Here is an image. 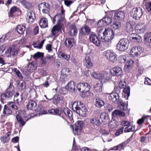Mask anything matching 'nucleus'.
Segmentation results:
<instances>
[{
  "instance_id": "nucleus-12",
  "label": "nucleus",
  "mask_w": 151,
  "mask_h": 151,
  "mask_svg": "<svg viewBox=\"0 0 151 151\" xmlns=\"http://www.w3.org/2000/svg\"><path fill=\"white\" fill-rule=\"evenodd\" d=\"M133 18L136 19H138L142 14V11L140 7L134 8L132 9Z\"/></svg>"
},
{
  "instance_id": "nucleus-39",
  "label": "nucleus",
  "mask_w": 151,
  "mask_h": 151,
  "mask_svg": "<svg viewBox=\"0 0 151 151\" xmlns=\"http://www.w3.org/2000/svg\"><path fill=\"white\" fill-rule=\"evenodd\" d=\"M48 112L52 114L59 116L60 111L59 108H56L49 110Z\"/></svg>"
},
{
  "instance_id": "nucleus-34",
  "label": "nucleus",
  "mask_w": 151,
  "mask_h": 151,
  "mask_svg": "<svg viewBox=\"0 0 151 151\" xmlns=\"http://www.w3.org/2000/svg\"><path fill=\"white\" fill-rule=\"evenodd\" d=\"M102 84L101 81L97 82L96 84L94 85V89L97 92H100L102 90Z\"/></svg>"
},
{
  "instance_id": "nucleus-29",
  "label": "nucleus",
  "mask_w": 151,
  "mask_h": 151,
  "mask_svg": "<svg viewBox=\"0 0 151 151\" xmlns=\"http://www.w3.org/2000/svg\"><path fill=\"white\" fill-rule=\"evenodd\" d=\"M68 34L70 36H73L76 35L77 34V29L76 26L73 24H72L70 26V30Z\"/></svg>"
},
{
  "instance_id": "nucleus-7",
  "label": "nucleus",
  "mask_w": 151,
  "mask_h": 151,
  "mask_svg": "<svg viewBox=\"0 0 151 151\" xmlns=\"http://www.w3.org/2000/svg\"><path fill=\"white\" fill-rule=\"evenodd\" d=\"M104 55L110 61L114 63L117 60V55L113 50H108L104 52Z\"/></svg>"
},
{
  "instance_id": "nucleus-49",
  "label": "nucleus",
  "mask_w": 151,
  "mask_h": 151,
  "mask_svg": "<svg viewBox=\"0 0 151 151\" xmlns=\"http://www.w3.org/2000/svg\"><path fill=\"white\" fill-rule=\"evenodd\" d=\"M135 130V127L130 124L128 126L125 128L124 130L125 132H133Z\"/></svg>"
},
{
  "instance_id": "nucleus-5",
  "label": "nucleus",
  "mask_w": 151,
  "mask_h": 151,
  "mask_svg": "<svg viewBox=\"0 0 151 151\" xmlns=\"http://www.w3.org/2000/svg\"><path fill=\"white\" fill-rule=\"evenodd\" d=\"M129 42L126 38L121 39L116 45V49L118 50L123 51L127 50L129 46Z\"/></svg>"
},
{
  "instance_id": "nucleus-37",
  "label": "nucleus",
  "mask_w": 151,
  "mask_h": 151,
  "mask_svg": "<svg viewBox=\"0 0 151 151\" xmlns=\"http://www.w3.org/2000/svg\"><path fill=\"white\" fill-rule=\"evenodd\" d=\"M25 29V27L22 24L18 25L16 28L17 32L20 34H23Z\"/></svg>"
},
{
  "instance_id": "nucleus-19",
  "label": "nucleus",
  "mask_w": 151,
  "mask_h": 151,
  "mask_svg": "<svg viewBox=\"0 0 151 151\" xmlns=\"http://www.w3.org/2000/svg\"><path fill=\"white\" fill-rule=\"evenodd\" d=\"M144 42L147 46L151 48V33L147 32L144 36Z\"/></svg>"
},
{
  "instance_id": "nucleus-14",
  "label": "nucleus",
  "mask_w": 151,
  "mask_h": 151,
  "mask_svg": "<svg viewBox=\"0 0 151 151\" xmlns=\"http://www.w3.org/2000/svg\"><path fill=\"white\" fill-rule=\"evenodd\" d=\"M111 22V19L108 17H105L102 19L100 20L97 23L99 27H101L109 24Z\"/></svg>"
},
{
  "instance_id": "nucleus-10",
  "label": "nucleus",
  "mask_w": 151,
  "mask_h": 151,
  "mask_svg": "<svg viewBox=\"0 0 151 151\" xmlns=\"http://www.w3.org/2000/svg\"><path fill=\"white\" fill-rule=\"evenodd\" d=\"M76 87L79 91L83 93H87L88 92L90 89L89 85L87 83H78Z\"/></svg>"
},
{
  "instance_id": "nucleus-46",
  "label": "nucleus",
  "mask_w": 151,
  "mask_h": 151,
  "mask_svg": "<svg viewBox=\"0 0 151 151\" xmlns=\"http://www.w3.org/2000/svg\"><path fill=\"white\" fill-rule=\"evenodd\" d=\"M136 28L138 31H139V32L143 33L145 30V26L143 24H140L137 25Z\"/></svg>"
},
{
  "instance_id": "nucleus-60",
  "label": "nucleus",
  "mask_w": 151,
  "mask_h": 151,
  "mask_svg": "<svg viewBox=\"0 0 151 151\" xmlns=\"http://www.w3.org/2000/svg\"><path fill=\"white\" fill-rule=\"evenodd\" d=\"M9 139L10 138L6 137L5 136L2 137L1 138V141L4 143L8 142Z\"/></svg>"
},
{
  "instance_id": "nucleus-63",
  "label": "nucleus",
  "mask_w": 151,
  "mask_h": 151,
  "mask_svg": "<svg viewBox=\"0 0 151 151\" xmlns=\"http://www.w3.org/2000/svg\"><path fill=\"white\" fill-rule=\"evenodd\" d=\"M119 60L121 63H124L126 61V56L125 55L120 56L119 58Z\"/></svg>"
},
{
  "instance_id": "nucleus-31",
  "label": "nucleus",
  "mask_w": 151,
  "mask_h": 151,
  "mask_svg": "<svg viewBox=\"0 0 151 151\" xmlns=\"http://www.w3.org/2000/svg\"><path fill=\"white\" fill-rule=\"evenodd\" d=\"M75 85L73 81H70L69 82L66 86V88L72 92H73L75 90Z\"/></svg>"
},
{
  "instance_id": "nucleus-17",
  "label": "nucleus",
  "mask_w": 151,
  "mask_h": 151,
  "mask_svg": "<svg viewBox=\"0 0 151 151\" xmlns=\"http://www.w3.org/2000/svg\"><path fill=\"white\" fill-rule=\"evenodd\" d=\"M38 6L40 11L42 10L43 13H48L50 10V6L48 4L45 2L39 4Z\"/></svg>"
},
{
  "instance_id": "nucleus-27",
  "label": "nucleus",
  "mask_w": 151,
  "mask_h": 151,
  "mask_svg": "<svg viewBox=\"0 0 151 151\" xmlns=\"http://www.w3.org/2000/svg\"><path fill=\"white\" fill-rule=\"evenodd\" d=\"M85 59L84 63L85 67L87 69H90L92 67L93 64L91 61L90 58L88 56H86Z\"/></svg>"
},
{
  "instance_id": "nucleus-15",
  "label": "nucleus",
  "mask_w": 151,
  "mask_h": 151,
  "mask_svg": "<svg viewBox=\"0 0 151 151\" xmlns=\"http://www.w3.org/2000/svg\"><path fill=\"white\" fill-rule=\"evenodd\" d=\"M90 41L93 43L96 46L99 47L101 44L100 40L99 39L95 33H91L89 36Z\"/></svg>"
},
{
  "instance_id": "nucleus-64",
  "label": "nucleus",
  "mask_w": 151,
  "mask_h": 151,
  "mask_svg": "<svg viewBox=\"0 0 151 151\" xmlns=\"http://www.w3.org/2000/svg\"><path fill=\"white\" fill-rule=\"evenodd\" d=\"M144 83L146 85L151 86V80L148 78H145Z\"/></svg>"
},
{
  "instance_id": "nucleus-36",
  "label": "nucleus",
  "mask_w": 151,
  "mask_h": 151,
  "mask_svg": "<svg viewBox=\"0 0 151 151\" xmlns=\"http://www.w3.org/2000/svg\"><path fill=\"white\" fill-rule=\"evenodd\" d=\"M112 115V117H121L124 116L125 115V114L124 112L121 111L116 110L114 111Z\"/></svg>"
},
{
  "instance_id": "nucleus-43",
  "label": "nucleus",
  "mask_w": 151,
  "mask_h": 151,
  "mask_svg": "<svg viewBox=\"0 0 151 151\" xmlns=\"http://www.w3.org/2000/svg\"><path fill=\"white\" fill-rule=\"evenodd\" d=\"M111 26L112 28L115 29H118L121 26V23L118 21L114 22L111 25Z\"/></svg>"
},
{
  "instance_id": "nucleus-53",
  "label": "nucleus",
  "mask_w": 151,
  "mask_h": 151,
  "mask_svg": "<svg viewBox=\"0 0 151 151\" xmlns=\"http://www.w3.org/2000/svg\"><path fill=\"white\" fill-rule=\"evenodd\" d=\"M100 132L103 135L107 136L109 134L110 131L109 129H102Z\"/></svg>"
},
{
  "instance_id": "nucleus-33",
  "label": "nucleus",
  "mask_w": 151,
  "mask_h": 151,
  "mask_svg": "<svg viewBox=\"0 0 151 151\" xmlns=\"http://www.w3.org/2000/svg\"><path fill=\"white\" fill-rule=\"evenodd\" d=\"M37 106L36 102L34 100L29 101L27 105V108L29 110H34Z\"/></svg>"
},
{
  "instance_id": "nucleus-30",
  "label": "nucleus",
  "mask_w": 151,
  "mask_h": 151,
  "mask_svg": "<svg viewBox=\"0 0 151 151\" xmlns=\"http://www.w3.org/2000/svg\"><path fill=\"white\" fill-rule=\"evenodd\" d=\"M134 62L133 60H130L126 63L124 68V70L125 72L127 73L129 71L132 67Z\"/></svg>"
},
{
  "instance_id": "nucleus-21",
  "label": "nucleus",
  "mask_w": 151,
  "mask_h": 151,
  "mask_svg": "<svg viewBox=\"0 0 151 151\" xmlns=\"http://www.w3.org/2000/svg\"><path fill=\"white\" fill-rule=\"evenodd\" d=\"M109 99L115 103H117L119 101V95L116 93L110 94L108 96Z\"/></svg>"
},
{
  "instance_id": "nucleus-55",
  "label": "nucleus",
  "mask_w": 151,
  "mask_h": 151,
  "mask_svg": "<svg viewBox=\"0 0 151 151\" xmlns=\"http://www.w3.org/2000/svg\"><path fill=\"white\" fill-rule=\"evenodd\" d=\"M16 99L17 103L18 104H21L23 101V97L22 94L20 96H19Z\"/></svg>"
},
{
  "instance_id": "nucleus-38",
  "label": "nucleus",
  "mask_w": 151,
  "mask_h": 151,
  "mask_svg": "<svg viewBox=\"0 0 151 151\" xmlns=\"http://www.w3.org/2000/svg\"><path fill=\"white\" fill-rule=\"evenodd\" d=\"M114 73V75L119 76L121 75L122 73V70L121 68L119 67H115L113 68L112 70Z\"/></svg>"
},
{
  "instance_id": "nucleus-6",
  "label": "nucleus",
  "mask_w": 151,
  "mask_h": 151,
  "mask_svg": "<svg viewBox=\"0 0 151 151\" xmlns=\"http://www.w3.org/2000/svg\"><path fill=\"white\" fill-rule=\"evenodd\" d=\"M14 93V86L10 84L7 89L6 92L2 94L1 96L5 100H9L12 99Z\"/></svg>"
},
{
  "instance_id": "nucleus-40",
  "label": "nucleus",
  "mask_w": 151,
  "mask_h": 151,
  "mask_svg": "<svg viewBox=\"0 0 151 151\" xmlns=\"http://www.w3.org/2000/svg\"><path fill=\"white\" fill-rule=\"evenodd\" d=\"M17 10L18 8L16 6H14L12 8L8 14L9 17L12 18L14 17V14L17 11Z\"/></svg>"
},
{
  "instance_id": "nucleus-56",
  "label": "nucleus",
  "mask_w": 151,
  "mask_h": 151,
  "mask_svg": "<svg viewBox=\"0 0 151 151\" xmlns=\"http://www.w3.org/2000/svg\"><path fill=\"white\" fill-rule=\"evenodd\" d=\"M130 124H131L130 122L126 121H123L121 123L122 125L124 127H127Z\"/></svg>"
},
{
  "instance_id": "nucleus-42",
  "label": "nucleus",
  "mask_w": 151,
  "mask_h": 151,
  "mask_svg": "<svg viewBox=\"0 0 151 151\" xmlns=\"http://www.w3.org/2000/svg\"><path fill=\"white\" fill-rule=\"evenodd\" d=\"M126 29L127 31L130 33L133 31V29L130 22H127L126 23Z\"/></svg>"
},
{
  "instance_id": "nucleus-13",
  "label": "nucleus",
  "mask_w": 151,
  "mask_h": 151,
  "mask_svg": "<svg viewBox=\"0 0 151 151\" xmlns=\"http://www.w3.org/2000/svg\"><path fill=\"white\" fill-rule=\"evenodd\" d=\"M35 19V13L32 10H28L26 14V20L27 22L30 23L33 22Z\"/></svg>"
},
{
  "instance_id": "nucleus-50",
  "label": "nucleus",
  "mask_w": 151,
  "mask_h": 151,
  "mask_svg": "<svg viewBox=\"0 0 151 151\" xmlns=\"http://www.w3.org/2000/svg\"><path fill=\"white\" fill-rule=\"evenodd\" d=\"M108 115L106 113L103 112L102 113L100 116V118L101 119L102 122H105V121L108 119Z\"/></svg>"
},
{
  "instance_id": "nucleus-2",
  "label": "nucleus",
  "mask_w": 151,
  "mask_h": 151,
  "mask_svg": "<svg viewBox=\"0 0 151 151\" xmlns=\"http://www.w3.org/2000/svg\"><path fill=\"white\" fill-rule=\"evenodd\" d=\"M72 109L78 114L82 116H85L86 115L87 110L86 107L81 104L80 101L74 102L72 104Z\"/></svg>"
},
{
  "instance_id": "nucleus-16",
  "label": "nucleus",
  "mask_w": 151,
  "mask_h": 151,
  "mask_svg": "<svg viewBox=\"0 0 151 151\" xmlns=\"http://www.w3.org/2000/svg\"><path fill=\"white\" fill-rule=\"evenodd\" d=\"M57 24L53 27L51 30V34L53 35H56L58 32L61 30L63 26V24L62 22H58V21H56Z\"/></svg>"
},
{
  "instance_id": "nucleus-45",
  "label": "nucleus",
  "mask_w": 151,
  "mask_h": 151,
  "mask_svg": "<svg viewBox=\"0 0 151 151\" xmlns=\"http://www.w3.org/2000/svg\"><path fill=\"white\" fill-rule=\"evenodd\" d=\"M7 105L8 106L11 107L12 109L16 110L18 109L17 106L16 105L14 102L12 101H9L7 102Z\"/></svg>"
},
{
  "instance_id": "nucleus-61",
  "label": "nucleus",
  "mask_w": 151,
  "mask_h": 151,
  "mask_svg": "<svg viewBox=\"0 0 151 151\" xmlns=\"http://www.w3.org/2000/svg\"><path fill=\"white\" fill-rule=\"evenodd\" d=\"M59 92L61 94H65L67 93V89L64 88H60L59 90Z\"/></svg>"
},
{
  "instance_id": "nucleus-8",
  "label": "nucleus",
  "mask_w": 151,
  "mask_h": 151,
  "mask_svg": "<svg viewBox=\"0 0 151 151\" xmlns=\"http://www.w3.org/2000/svg\"><path fill=\"white\" fill-rule=\"evenodd\" d=\"M60 111L59 116L63 118L68 119L70 120L72 119V112L68 108H64Z\"/></svg>"
},
{
  "instance_id": "nucleus-57",
  "label": "nucleus",
  "mask_w": 151,
  "mask_h": 151,
  "mask_svg": "<svg viewBox=\"0 0 151 151\" xmlns=\"http://www.w3.org/2000/svg\"><path fill=\"white\" fill-rule=\"evenodd\" d=\"M146 6L148 11L151 12V2H147L146 3Z\"/></svg>"
},
{
  "instance_id": "nucleus-28",
  "label": "nucleus",
  "mask_w": 151,
  "mask_h": 151,
  "mask_svg": "<svg viewBox=\"0 0 151 151\" xmlns=\"http://www.w3.org/2000/svg\"><path fill=\"white\" fill-rule=\"evenodd\" d=\"M53 99V103L56 105L60 104L61 101H63V97L58 95H55L52 98Z\"/></svg>"
},
{
  "instance_id": "nucleus-58",
  "label": "nucleus",
  "mask_w": 151,
  "mask_h": 151,
  "mask_svg": "<svg viewBox=\"0 0 151 151\" xmlns=\"http://www.w3.org/2000/svg\"><path fill=\"white\" fill-rule=\"evenodd\" d=\"M106 109L109 112L112 111L113 109V107L112 106L109 104H107L105 106Z\"/></svg>"
},
{
  "instance_id": "nucleus-1",
  "label": "nucleus",
  "mask_w": 151,
  "mask_h": 151,
  "mask_svg": "<svg viewBox=\"0 0 151 151\" xmlns=\"http://www.w3.org/2000/svg\"><path fill=\"white\" fill-rule=\"evenodd\" d=\"M114 33L110 28H107L105 29L102 34H99V37L101 39L102 42L105 43V44L108 47L111 45V40L113 39Z\"/></svg>"
},
{
  "instance_id": "nucleus-44",
  "label": "nucleus",
  "mask_w": 151,
  "mask_h": 151,
  "mask_svg": "<svg viewBox=\"0 0 151 151\" xmlns=\"http://www.w3.org/2000/svg\"><path fill=\"white\" fill-rule=\"evenodd\" d=\"M69 72L70 70L69 68H63L61 72V75L60 77L61 78L62 76H66L69 75Z\"/></svg>"
},
{
  "instance_id": "nucleus-47",
  "label": "nucleus",
  "mask_w": 151,
  "mask_h": 151,
  "mask_svg": "<svg viewBox=\"0 0 151 151\" xmlns=\"http://www.w3.org/2000/svg\"><path fill=\"white\" fill-rule=\"evenodd\" d=\"M91 123L94 126L95 125L98 126L100 125V122L99 121L96 119L93 118L90 120Z\"/></svg>"
},
{
  "instance_id": "nucleus-35",
  "label": "nucleus",
  "mask_w": 151,
  "mask_h": 151,
  "mask_svg": "<svg viewBox=\"0 0 151 151\" xmlns=\"http://www.w3.org/2000/svg\"><path fill=\"white\" fill-rule=\"evenodd\" d=\"M39 25L42 28L47 27L48 26L47 19L45 18H42L40 20Z\"/></svg>"
},
{
  "instance_id": "nucleus-23",
  "label": "nucleus",
  "mask_w": 151,
  "mask_h": 151,
  "mask_svg": "<svg viewBox=\"0 0 151 151\" xmlns=\"http://www.w3.org/2000/svg\"><path fill=\"white\" fill-rule=\"evenodd\" d=\"M76 41L73 38H67L65 40V45L69 48H71L74 45Z\"/></svg>"
},
{
  "instance_id": "nucleus-24",
  "label": "nucleus",
  "mask_w": 151,
  "mask_h": 151,
  "mask_svg": "<svg viewBox=\"0 0 151 151\" xmlns=\"http://www.w3.org/2000/svg\"><path fill=\"white\" fill-rule=\"evenodd\" d=\"M90 31V28L87 26L84 25L81 28L79 32V35H88Z\"/></svg>"
},
{
  "instance_id": "nucleus-32",
  "label": "nucleus",
  "mask_w": 151,
  "mask_h": 151,
  "mask_svg": "<svg viewBox=\"0 0 151 151\" xmlns=\"http://www.w3.org/2000/svg\"><path fill=\"white\" fill-rule=\"evenodd\" d=\"M37 68V65L35 61H33L31 63L29 64L27 69L30 72H32L36 69Z\"/></svg>"
},
{
  "instance_id": "nucleus-25",
  "label": "nucleus",
  "mask_w": 151,
  "mask_h": 151,
  "mask_svg": "<svg viewBox=\"0 0 151 151\" xmlns=\"http://www.w3.org/2000/svg\"><path fill=\"white\" fill-rule=\"evenodd\" d=\"M12 110L7 104H5L4 106L2 111V113L5 116H8L11 115L12 114Z\"/></svg>"
},
{
  "instance_id": "nucleus-52",
  "label": "nucleus",
  "mask_w": 151,
  "mask_h": 151,
  "mask_svg": "<svg viewBox=\"0 0 151 151\" xmlns=\"http://www.w3.org/2000/svg\"><path fill=\"white\" fill-rule=\"evenodd\" d=\"M123 90V92L128 97L130 95V89L129 86H127L124 88Z\"/></svg>"
},
{
  "instance_id": "nucleus-4",
  "label": "nucleus",
  "mask_w": 151,
  "mask_h": 151,
  "mask_svg": "<svg viewBox=\"0 0 151 151\" xmlns=\"http://www.w3.org/2000/svg\"><path fill=\"white\" fill-rule=\"evenodd\" d=\"M92 76L95 78L101 80V82H107L110 79L109 74L106 71L94 72L92 73Z\"/></svg>"
},
{
  "instance_id": "nucleus-51",
  "label": "nucleus",
  "mask_w": 151,
  "mask_h": 151,
  "mask_svg": "<svg viewBox=\"0 0 151 151\" xmlns=\"http://www.w3.org/2000/svg\"><path fill=\"white\" fill-rule=\"evenodd\" d=\"M127 105L124 102H120V109L122 110L126 111L127 109Z\"/></svg>"
},
{
  "instance_id": "nucleus-3",
  "label": "nucleus",
  "mask_w": 151,
  "mask_h": 151,
  "mask_svg": "<svg viewBox=\"0 0 151 151\" xmlns=\"http://www.w3.org/2000/svg\"><path fill=\"white\" fill-rule=\"evenodd\" d=\"M16 118L17 120V123L19 124L20 128H22L23 127L25 124L26 122L28 119L25 118L26 112L25 111H16Z\"/></svg>"
},
{
  "instance_id": "nucleus-18",
  "label": "nucleus",
  "mask_w": 151,
  "mask_h": 151,
  "mask_svg": "<svg viewBox=\"0 0 151 151\" xmlns=\"http://www.w3.org/2000/svg\"><path fill=\"white\" fill-rule=\"evenodd\" d=\"M130 39L132 42H140L142 40V38L137 33H131L130 35Z\"/></svg>"
},
{
  "instance_id": "nucleus-62",
  "label": "nucleus",
  "mask_w": 151,
  "mask_h": 151,
  "mask_svg": "<svg viewBox=\"0 0 151 151\" xmlns=\"http://www.w3.org/2000/svg\"><path fill=\"white\" fill-rule=\"evenodd\" d=\"M124 127H121L119 129H118L117 131L115 134L117 136L119 135L120 134H122L123 132Z\"/></svg>"
},
{
  "instance_id": "nucleus-26",
  "label": "nucleus",
  "mask_w": 151,
  "mask_h": 151,
  "mask_svg": "<svg viewBox=\"0 0 151 151\" xmlns=\"http://www.w3.org/2000/svg\"><path fill=\"white\" fill-rule=\"evenodd\" d=\"M83 126L82 121H78L73 127V130L77 132L78 131H80Z\"/></svg>"
},
{
  "instance_id": "nucleus-11",
  "label": "nucleus",
  "mask_w": 151,
  "mask_h": 151,
  "mask_svg": "<svg viewBox=\"0 0 151 151\" xmlns=\"http://www.w3.org/2000/svg\"><path fill=\"white\" fill-rule=\"evenodd\" d=\"M143 50L144 49L140 46L135 47L132 48L130 54L132 57H135L140 55Z\"/></svg>"
},
{
  "instance_id": "nucleus-54",
  "label": "nucleus",
  "mask_w": 151,
  "mask_h": 151,
  "mask_svg": "<svg viewBox=\"0 0 151 151\" xmlns=\"http://www.w3.org/2000/svg\"><path fill=\"white\" fill-rule=\"evenodd\" d=\"M43 53H42L38 52L33 55V57L35 58H38L40 57H42L43 56Z\"/></svg>"
},
{
  "instance_id": "nucleus-59",
  "label": "nucleus",
  "mask_w": 151,
  "mask_h": 151,
  "mask_svg": "<svg viewBox=\"0 0 151 151\" xmlns=\"http://www.w3.org/2000/svg\"><path fill=\"white\" fill-rule=\"evenodd\" d=\"M126 84L124 81H121L119 83V86L122 88H124L126 86Z\"/></svg>"
},
{
  "instance_id": "nucleus-22",
  "label": "nucleus",
  "mask_w": 151,
  "mask_h": 151,
  "mask_svg": "<svg viewBox=\"0 0 151 151\" xmlns=\"http://www.w3.org/2000/svg\"><path fill=\"white\" fill-rule=\"evenodd\" d=\"M125 17V12L124 11H117L115 12L114 17L116 20H122Z\"/></svg>"
},
{
  "instance_id": "nucleus-20",
  "label": "nucleus",
  "mask_w": 151,
  "mask_h": 151,
  "mask_svg": "<svg viewBox=\"0 0 151 151\" xmlns=\"http://www.w3.org/2000/svg\"><path fill=\"white\" fill-rule=\"evenodd\" d=\"M18 52L16 49L12 48L11 47H9L5 52L6 56L7 57H11L17 55Z\"/></svg>"
},
{
  "instance_id": "nucleus-48",
  "label": "nucleus",
  "mask_w": 151,
  "mask_h": 151,
  "mask_svg": "<svg viewBox=\"0 0 151 151\" xmlns=\"http://www.w3.org/2000/svg\"><path fill=\"white\" fill-rule=\"evenodd\" d=\"M58 56L60 58H63L67 60H69L70 58L69 55H66L63 52H60L58 54Z\"/></svg>"
},
{
  "instance_id": "nucleus-9",
  "label": "nucleus",
  "mask_w": 151,
  "mask_h": 151,
  "mask_svg": "<svg viewBox=\"0 0 151 151\" xmlns=\"http://www.w3.org/2000/svg\"><path fill=\"white\" fill-rule=\"evenodd\" d=\"M65 12V10L62 6L61 7V13H59L56 15L52 19L53 24H55L56 21H58V22H63L64 19Z\"/></svg>"
},
{
  "instance_id": "nucleus-41",
  "label": "nucleus",
  "mask_w": 151,
  "mask_h": 151,
  "mask_svg": "<svg viewBox=\"0 0 151 151\" xmlns=\"http://www.w3.org/2000/svg\"><path fill=\"white\" fill-rule=\"evenodd\" d=\"M104 104V102L102 100L99 99H96L95 105L98 108H101L103 106Z\"/></svg>"
}]
</instances>
